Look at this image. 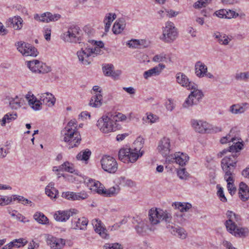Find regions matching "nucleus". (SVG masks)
Here are the masks:
<instances>
[{
	"label": "nucleus",
	"mask_w": 249,
	"mask_h": 249,
	"mask_svg": "<svg viewBox=\"0 0 249 249\" xmlns=\"http://www.w3.org/2000/svg\"><path fill=\"white\" fill-rule=\"evenodd\" d=\"M98 128L104 133H108L118 129L116 116L111 113L103 115L97 122Z\"/></svg>",
	"instance_id": "nucleus-1"
},
{
	"label": "nucleus",
	"mask_w": 249,
	"mask_h": 249,
	"mask_svg": "<svg viewBox=\"0 0 249 249\" xmlns=\"http://www.w3.org/2000/svg\"><path fill=\"white\" fill-rule=\"evenodd\" d=\"M226 215L228 220L225 222V224L227 231L235 236H243L245 233L244 230L237 227L235 224V222H238L240 220V216L231 211H228Z\"/></svg>",
	"instance_id": "nucleus-2"
},
{
	"label": "nucleus",
	"mask_w": 249,
	"mask_h": 249,
	"mask_svg": "<svg viewBox=\"0 0 249 249\" xmlns=\"http://www.w3.org/2000/svg\"><path fill=\"white\" fill-rule=\"evenodd\" d=\"M148 215L149 221L152 225H157L160 221H165L167 225L168 223H172V215L167 211L152 208L149 211Z\"/></svg>",
	"instance_id": "nucleus-3"
},
{
	"label": "nucleus",
	"mask_w": 249,
	"mask_h": 249,
	"mask_svg": "<svg viewBox=\"0 0 249 249\" xmlns=\"http://www.w3.org/2000/svg\"><path fill=\"white\" fill-rule=\"evenodd\" d=\"M62 134L63 140L67 143L69 149L77 147L80 143L81 137L77 130L69 129L68 130H63Z\"/></svg>",
	"instance_id": "nucleus-4"
},
{
	"label": "nucleus",
	"mask_w": 249,
	"mask_h": 249,
	"mask_svg": "<svg viewBox=\"0 0 249 249\" xmlns=\"http://www.w3.org/2000/svg\"><path fill=\"white\" fill-rule=\"evenodd\" d=\"M237 156L236 153L234 152L229 156L225 157L221 160V167L225 175H226L227 176L233 175V172L236 167L237 162L236 158Z\"/></svg>",
	"instance_id": "nucleus-5"
},
{
	"label": "nucleus",
	"mask_w": 249,
	"mask_h": 249,
	"mask_svg": "<svg viewBox=\"0 0 249 249\" xmlns=\"http://www.w3.org/2000/svg\"><path fill=\"white\" fill-rule=\"evenodd\" d=\"M90 183L93 185L95 188L92 190L96 191L98 194L102 195L106 197H111L116 196L120 191V188L119 185H116L115 186L110 187L108 189H105L104 187L101 185L99 181H95L93 180H89ZM92 190V189H91Z\"/></svg>",
	"instance_id": "nucleus-6"
},
{
	"label": "nucleus",
	"mask_w": 249,
	"mask_h": 249,
	"mask_svg": "<svg viewBox=\"0 0 249 249\" xmlns=\"http://www.w3.org/2000/svg\"><path fill=\"white\" fill-rule=\"evenodd\" d=\"M80 29L78 26H71L69 27L68 31L64 33L61 36V38L65 42L70 43H80Z\"/></svg>",
	"instance_id": "nucleus-7"
},
{
	"label": "nucleus",
	"mask_w": 249,
	"mask_h": 249,
	"mask_svg": "<svg viewBox=\"0 0 249 249\" xmlns=\"http://www.w3.org/2000/svg\"><path fill=\"white\" fill-rule=\"evenodd\" d=\"M178 36V32L174 24L168 21L162 28V34L160 39L165 42L173 41Z\"/></svg>",
	"instance_id": "nucleus-8"
},
{
	"label": "nucleus",
	"mask_w": 249,
	"mask_h": 249,
	"mask_svg": "<svg viewBox=\"0 0 249 249\" xmlns=\"http://www.w3.org/2000/svg\"><path fill=\"white\" fill-rule=\"evenodd\" d=\"M142 146L143 143L142 141L137 140L134 142L132 147L129 148L128 163H134L139 157L142 156L143 151H141V150Z\"/></svg>",
	"instance_id": "nucleus-9"
},
{
	"label": "nucleus",
	"mask_w": 249,
	"mask_h": 249,
	"mask_svg": "<svg viewBox=\"0 0 249 249\" xmlns=\"http://www.w3.org/2000/svg\"><path fill=\"white\" fill-rule=\"evenodd\" d=\"M102 168L109 173H114L118 169V164L115 159L111 156H104L101 160Z\"/></svg>",
	"instance_id": "nucleus-10"
},
{
	"label": "nucleus",
	"mask_w": 249,
	"mask_h": 249,
	"mask_svg": "<svg viewBox=\"0 0 249 249\" xmlns=\"http://www.w3.org/2000/svg\"><path fill=\"white\" fill-rule=\"evenodd\" d=\"M16 45L18 51L23 55L35 57L38 53L37 49L30 44L20 41L17 42Z\"/></svg>",
	"instance_id": "nucleus-11"
},
{
	"label": "nucleus",
	"mask_w": 249,
	"mask_h": 249,
	"mask_svg": "<svg viewBox=\"0 0 249 249\" xmlns=\"http://www.w3.org/2000/svg\"><path fill=\"white\" fill-rule=\"evenodd\" d=\"M203 96L202 92L196 89H193L182 105L184 108H189L197 104Z\"/></svg>",
	"instance_id": "nucleus-12"
},
{
	"label": "nucleus",
	"mask_w": 249,
	"mask_h": 249,
	"mask_svg": "<svg viewBox=\"0 0 249 249\" xmlns=\"http://www.w3.org/2000/svg\"><path fill=\"white\" fill-rule=\"evenodd\" d=\"M27 66L33 72L45 73L51 71V68L38 60H34L27 62Z\"/></svg>",
	"instance_id": "nucleus-13"
},
{
	"label": "nucleus",
	"mask_w": 249,
	"mask_h": 249,
	"mask_svg": "<svg viewBox=\"0 0 249 249\" xmlns=\"http://www.w3.org/2000/svg\"><path fill=\"white\" fill-rule=\"evenodd\" d=\"M191 123L195 131L200 133H210L212 129H214V128L206 121L193 119L191 120Z\"/></svg>",
	"instance_id": "nucleus-14"
},
{
	"label": "nucleus",
	"mask_w": 249,
	"mask_h": 249,
	"mask_svg": "<svg viewBox=\"0 0 249 249\" xmlns=\"http://www.w3.org/2000/svg\"><path fill=\"white\" fill-rule=\"evenodd\" d=\"M189 159V156L186 154L178 152L174 155H170L167 157L166 161L176 162L180 166H183L186 164Z\"/></svg>",
	"instance_id": "nucleus-15"
},
{
	"label": "nucleus",
	"mask_w": 249,
	"mask_h": 249,
	"mask_svg": "<svg viewBox=\"0 0 249 249\" xmlns=\"http://www.w3.org/2000/svg\"><path fill=\"white\" fill-rule=\"evenodd\" d=\"M78 213V211L75 209H71L67 211H59L55 213L54 218L57 221L64 222L69 219L70 216H72Z\"/></svg>",
	"instance_id": "nucleus-16"
},
{
	"label": "nucleus",
	"mask_w": 249,
	"mask_h": 249,
	"mask_svg": "<svg viewBox=\"0 0 249 249\" xmlns=\"http://www.w3.org/2000/svg\"><path fill=\"white\" fill-rule=\"evenodd\" d=\"M176 79L178 84L183 87H186L189 89H195L197 87L194 83L190 82L187 76L183 73H178L176 75Z\"/></svg>",
	"instance_id": "nucleus-17"
},
{
	"label": "nucleus",
	"mask_w": 249,
	"mask_h": 249,
	"mask_svg": "<svg viewBox=\"0 0 249 249\" xmlns=\"http://www.w3.org/2000/svg\"><path fill=\"white\" fill-rule=\"evenodd\" d=\"M61 18V15L58 14H52L50 12H46L41 14H36L34 16L35 19L43 21L49 22L50 21H55L58 20Z\"/></svg>",
	"instance_id": "nucleus-18"
},
{
	"label": "nucleus",
	"mask_w": 249,
	"mask_h": 249,
	"mask_svg": "<svg viewBox=\"0 0 249 249\" xmlns=\"http://www.w3.org/2000/svg\"><path fill=\"white\" fill-rule=\"evenodd\" d=\"M170 141L166 137L162 138L159 142L157 149L162 156H167L170 151Z\"/></svg>",
	"instance_id": "nucleus-19"
},
{
	"label": "nucleus",
	"mask_w": 249,
	"mask_h": 249,
	"mask_svg": "<svg viewBox=\"0 0 249 249\" xmlns=\"http://www.w3.org/2000/svg\"><path fill=\"white\" fill-rule=\"evenodd\" d=\"M92 224L94 228V230L96 233L104 239L109 238V234L107 233V230L102 225V222L98 219H95L92 220Z\"/></svg>",
	"instance_id": "nucleus-20"
},
{
	"label": "nucleus",
	"mask_w": 249,
	"mask_h": 249,
	"mask_svg": "<svg viewBox=\"0 0 249 249\" xmlns=\"http://www.w3.org/2000/svg\"><path fill=\"white\" fill-rule=\"evenodd\" d=\"M47 243L50 246L51 249H61L65 245V240L49 235L47 238Z\"/></svg>",
	"instance_id": "nucleus-21"
},
{
	"label": "nucleus",
	"mask_w": 249,
	"mask_h": 249,
	"mask_svg": "<svg viewBox=\"0 0 249 249\" xmlns=\"http://www.w3.org/2000/svg\"><path fill=\"white\" fill-rule=\"evenodd\" d=\"M77 55L79 60L85 65H89L91 63L90 53L89 48L85 49H81V50L77 52Z\"/></svg>",
	"instance_id": "nucleus-22"
},
{
	"label": "nucleus",
	"mask_w": 249,
	"mask_h": 249,
	"mask_svg": "<svg viewBox=\"0 0 249 249\" xmlns=\"http://www.w3.org/2000/svg\"><path fill=\"white\" fill-rule=\"evenodd\" d=\"M166 227L168 229L171 233L181 239H185L187 236V232L186 230L182 227L178 226L177 227L170 225V223H168Z\"/></svg>",
	"instance_id": "nucleus-23"
},
{
	"label": "nucleus",
	"mask_w": 249,
	"mask_h": 249,
	"mask_svg": "<svg viewBox=\"0 0 249 249\" xmlns=\"http://www.w3.org/2000/svg\"><path fill=\"white\" fill-rule=\"evenodd\" d=\"M7 99L9 101V106L13 109L19 108L25 104L24 99L17 95L14 97H8Z\"/></svg>",
	"instance_id": "nucleus-24"
},
{
	"label": "nucleus",
	"mask_w": 249,
	"mask_h": 249,
	"mask_svg": "<svg viewBox=\"0 0 249 249\" xmlns=\"http://www.w3.org/2000/svg\"><path fill=\"white\" fill-rule=\"evenodd\" d=\"M39 96V99L40 100L42 104H45L49 107H52L54 105L55 98L52 93L45 92L41 94Z\"/></svg>",
	"instance_id": "nucleus-25"
},
{
	"label": "nucleus",
	"mask_w": 249,
	"mask_h": 249,
	"mask_svg": "<svg viewBox=\"0 0 249 249\" xmlns=\"http://www.w3.org/2000/svg\"><path fill=\"white\" fill-rule=\"evenodd\" d=\"M164 65L159 64L158 66H156L147 71L143 73V77L145 79H147L148 78L152 76H157L160 74L162 70L165 68Z\"/></svg>",
	"instance_id": "nucleus-26"
},
{
	"label": "nucleus",
	"mask_w": 249,
	"mask_h": 249,
	"mask_svg": "<svg viewBox=\"0 0 249 249\" xmlns=\"http://www.w3.org/2000/svg\"><path fill=\"white\" fill-rule=\"evenodd\" d=\"M243 144L242 142L239 141L236 142V143L234 145H232L229 147V149H225L222 151L220 152L217 156L219 158H221L222 156L226 154L228 152H231L232 153L235 152L237 153L241 150L243 148Z\"/></svg>",
	"instance_id": "nucleus-27"
},
{
	"label": "nucleus",
	"mask_w": 249,
	"mask_h": 249,
	"mask_svg": "<svg viewBox=\"0 0 249 249\" xmlns=\"http://www.w3.org/2000/svg\"><path fill=\"white\" fill-rule=\"evenodd\" d=\"M88 223V220L85 217L74 218L72 219L71 224L73 229L84 230Z\"/></svg>",
	"instance_id": "nucleus-28"
},
{
	"label": "nucleus",
	"mask_w": 249,
	"mask_h": 249,
	"mask_svg": "<svg viewBox=\"0 0 249 249\" xmlns=\"http://www.w3.org/2000/svg\"><path fill=\"white\" fill-rule=\"evenodd\" d=\"M239 197L243 201H246L249 199V187L245 183L242 182L239 184Z\"/></svg>",
	"instance_id": "nucleus-29"
},
{
	"label": "nucleus",
	"mask_w": 249,
	"mask_h": 249,
	"mask_svg": "<svg viewBox=\"0 0 249 249\" xmlns=\"http://www.w3.org/2000/svg\"><path fill=\"white\" fill-rule=\"evenodd\" d=\"M195 73L199 78L205 77L207 72L208 68L204 63L198 61L195 64Z\"/></svg>",
	"instance_id": "nucleus-30"
},
{
	"label": "nucleus",
	"mask_w": 249,
	"mask_h": 249,
	"mask_svg": "<svg viewBox=\"0 0 249 249\" xmlns=\"http://www.w3.org/2000/svg\"><path fill=\"white\" fill-rule=\"evenodd\" d=\"M22 18L20 17L17 16L10 18L7 24L16 30H19L22 27Z\"/></svg>",
	"instance_id": "nucleus-31"
},
{
	"label": "nucleus",
	"mask_w": 249,
	"mask_h": 249,
	"mask_svg": "<svg viewBox=\"0 0 249 249\" xmlns=\"http://www.w3.org/2000/svg\"><path fill=\"white\" fill-rule=\"evenodd\" d=\"M247 105V103L232 105L230 107L229 111L233 114L243 113L246 110L247 107H245V106Z\"/></svg>",
	"instance_id": "nucleus-32"
},
{
	"label": "nucleus",
	"mask_w": 249,
	"mask_h": 249,
	"mask_svg": "<svg viewBox=\"0 0 249 249\" xmlns=\"http://www.w3.org/2000/svg\"><path fill=\"white\" fill-rule=\"evenodd\" d=\"M125 26V20L124 18L117 19L114 23L112 27V31L115 34L121 33L124 29Z\"/></svg>",
	"instance_id": "nucleus-33"
},
{
	"label": "nucleus",
	"mask_w": 249,
	"mask_h": 249,
	"mask_svg": "<svg viewBox=\"0 0 249 249\" xmlns=\"http://www.w3.org/2000/svg\"><path fill=\"white\" fill-rule=\"evenodd\" d=\"M103 96L101 93H96L91 98L89 105L94 107H99L102 104Z\"/></svg>",
	"instance_id": "nucleus-34"
},
{
	"label": "nucleus",
	"mask_w": 249,
	"mask_h": 249,
	"mask_svg": "<svg viewBox=\"0 0 249 249\" xmlns=\"http://www.w3.org/2000/svg\"><path fill=\"white\" fill-rule=\"evenodd\" d=\"M224 178L227 182V188L229 193L232 195L234 194L236 191V187H235L234 182L233 175H224Z\"/></svg>",
	"instance_id": "nucleus-35"
},
{
	"label": "nucleus",
	"mask_w": 249,
	"mask_h": 249,
	"mask_svg": "<svg viewBox=\"0 0 249 249\" xmlns=\"http://www.w3.org/2000/svg\"><path fill=\"white\" fill-rule=\"evenodd\" d=\"M116 18V15L114 13H107L104 20V23L105 24V30L107 32L110 28L112 21Z\"/></svg>",
	"instance_id": "nucleus-36"
},
{
	"label": "nucleus",
	"mask_w": 249,
	"mask_h": 249,
	"mask_svg": "<svg viewBox=\"0 0 249 249\" xmlns=\"http://www.w3.org/2000/svg\"><path fill=\"white\" fill-rule=\"evenodd\" d=\"M148 229V226L143 221L138 222V224L135 226V230L140 235H144L146 233Z\"/></svg>",
	"instance_id": "nucleus-37"
},
{
	"label": "nucleus",
	"mask_w": 249,
	"mask_h": 249,
	"mask_svg": "<svg viewBox=\"0 0 249 249\" xmlns=\"http://www.w3.org/2000/svg\"><path fill=\"white\" fill-rule=\"evenodd\" d=\"M117 183L124 187H132L136 185L135 182L132 180L121 177L118 178Z\"/></svg>",
	"instance_id": "nucleus-38"
},
{
	"label": "nucleus",
	"mask_w": 249,
	"mask_h": 249,
	"mask_svg": "<svg viewBox=\"0 0 249 249\" xmlns=\"http://www.w3.org/2000/svg\"><path fill=\"white\" fill-rule=\"evenodd\" d=\"M34 218L40 224L46 225L49 223L48 218L41 212L36 213L34 215Z\"/></svg>",
	"instance_id": "nucleus-39"
},
{
	"label": "nucleus",
	"mask_w": 249,
	"mask_h": 249,
	"mask_svg": "<svg viewBox=\"0 0 249 249\" xmlns=\"http://www.w3.org/2000/svg\"><path fill=\"white\" fill-rule=\"evenodd\" d=\"M213 36L217 39L219 43L224 45H228L231 40L226 35H222L219 32L215 33Z\"/></svg>",
	"instance_id": "nucleus-40"
},
{
	"label": "nucleus",
	"mask_w": 249,
	"mask_h": 249,
	"mask_svg": "<svg viewBox=\"0 0 249 249\" xmlns=\"http://www.w3.org/2000/svg\"><path fill=\"white\" fill-rule=\"evenodd\" d=\"M176 209H178L180 212H187L192 208V205L189 203L175 202L172 204Z\"/></svg>",
	"instance_id": "nucleus-41"
},
{
	"label": "nucleus",
	"mask_w": 249,
	"mask_h": 249,
	"mask_svg": "<svg viewBox=\"0 0 249 249\" xmlns=\"http://www.w3.org/2000/svg\"><path fill=\"white\" fill-rule=\"evenodd\" d=\"M129 149L122 148L120 150L118 153L119 159L124 163H128V156Z\"/></svg>",
	"instance_id": "nucleus-42"
},
{
	"label": "nucleus",
	"mask_w": 249,
	"mask_h": 249,
	"mask_svg": "<svg viewBox=\"0 0 249 249\" xmlns=\"http://www.w3.org/2000/svg\"><path fill=\"white\" fill-rule=\"evenodd\" d=\"M17 117V115L16 113L15 114H11V113H7L4 115L2 119L0 120V124L2 126H4L6 124V123H10L12 121L15 120Z\"/></svg>",
	"instance_id": "nucleus-43"
},
{
	"label": "nucleus",
	"mask_w": 249,
	"mask_h": 249,
	"mask_svg": "<svg viewBox=\"0 0 249 249\" xmlns=\"http://www.w3.org/2000/svg\"><path fill=\"white\" fill-rule=\"evenodd\" d=\"M91 154V151L89 149H87L79 153L76 156V159L77 160L87 161Z\"/></svg>",
	"instance_id": "nucleus-44"
},
{
	"label": "nucleus",
	"mask_w": 249,
	"mask_h": 249,
	"mask_svg": "<svg viewBox=\"0 0 249 249\" xmlns=\"http://www.w3.org/2000/svg\"><path fill=\"white\" fill-rule=\"evenodd\" d=\"M59 170H64L71 173H73L74 172L73 165L68 161L65 162L59 166Z\"/></svg>",
	"instance_id": "nucleus-45"
},
{
	"label": "nucleus",
	"mask_w": 249,
	"mask_h": 249,
	"mask_svg": "<svg viewBox=\"0 0 249 249\" xmlns=\"http://www.w3.org/2000/svg\"><path fill=\"white\" fill-rule=\"evenodd\" d=\"M62 197L71 201L77 200V199L76 193L72 192H63L62 194Z\"/></svg>",
	"instance_id": "nucleus-46"
},
{
	"label": "nucleus",
	"mask_w": 249,
	"mask_h": 249,
	"mask_svg": "<svg viewBox=\"0 0 249 249\" xmlns=\"http://www.w3.org/2000/svg\"><path fill=\"white\" fill-rule=\"evenodd\" d=\"M235 78L237 80H246L249 78V73L248 72L237 73Z\"/></svg>",
	"instance_id": "nucleus-47"
},
{
	"label": "nucleus",
	"mask_w": 249,
	"mask_h": 249,
	"mask_svg": "<svg viewBox=\"0 0 249 249\" xmlns=\"http://www.w3.org/2000/svg\"><path fill=\"white\" fill-rule=\"evenodd\" d=\"M217 188L218 189L217 195L220 200L222 202H226L227 199L224 194L223 188L219 185H217Z\"/></svg>",
	"instance_id": "nucleus-48"
},
{
	"label": "nucleus",
	"mask_w": 249,
	"mask_h": 249,
	"mask_svg": "<svg viewBox=\"0 0 249 249\" xmlns=\"http://www.w3.org/2000/svg\"><path fill=\"white\" fill-rule=\"evenodd\" d=\"M113 70L112 65L107 64L103 67V71L106 76H110Z\"/></svg>",
	"instance_id": "nucleus-49"
},
{
	"label": "nucleus",
	"mask_w": 249,
	"mask_h": 249,
	"mask_svg": "<svg viewBox=\"0 0 249 249\" xmlns=\"http://www.w3.org/2000/svg\"><path fill=\"white\" fill-rule=\"evenodd\" d=\"M166 55L164 53L156 55L153 58V61L157 62H166Z\"/></svg>",
	"instance_id": "nucleus-50"
},
{
	"label": "nucleus",
	"mask_w": 249,
	"mask_h": 249,
	"mask_svg": "<svg viewBox=\"0 0 249 249\" xmlns=\"http://www.w3.org/2000/svg\"><path fill=\"white\" fill-rule=\"evenodd\" d=\"M69 129L77 130L76 121L75 119L71 120L63 130H68Z\"/></svg>",
	"instance_id": "nucleus-51"
},
{
	"label": "nucleus",
	"mask_w": 249,
	"mask_h": 249,
	"mask_svg": "<svg viewBox=\"0 0 249 249\" xmlns=\"http://www.w3.org/2000/svg\"><path fill=\"white\" fill-rule=\"evenodd\" d=\"M12 201V197H6L0 196V205H6Z\"/></svg>",
	"instance_id": "nucleus-52"
},
{
	"label": "nucleus",
	"mask_w": 249,
	"mask_h": 249,
	"mask_svg": "<svg viewBox=\"0 0 249 249\" xmlns=\"http://www.w3.org/2000/svg\"><path fill=\"white\" fill-rule=\"evenodd\" d=\"M188 175V172L184 168L181 169L178 171V176L181 179H187Z\"/></svg>",
	"instance_id": "nucleus-53"
},
{
	"label": "nucleus",
	"mask_w": 249,
	"mask_h": 249,
	"mask_svg": "<svg viewBox=\"0 0 249 249\" xmlns=\"http://www.w3.org/2000/svg\"><path fill=\"white\" fill-rule=\"evenodd\" d=\"M235 141H236V139L235 138H231V136L228 135L221 138L220 140V142L223 144L226 143L227 142H232L233 144H235L236 143L235 142Z\"/></svg>",
	"instance_id": "nucleus-54"
},
{
	"label": "nucleus",
	"mask_w": 249,
	"mask_h": 249,
	"mask_svg": "<svg viewBox=\"0 0 249 249\" xmlns=\"http://www.w3.org/2000/svg\"><path fill=\"white\" fill-rule=\"evenodd\" d=\"M104 249H123L121 245L118 243L106 244L104 246Z\"/></svg>",
	"instance_id": "nucleus-55"
},
{
	"label": "nucleus",
	"mask_w": 249,
	"mask_h": 249,
	"mask_svg": "<svg viewBox=\"0 0 249 249\" xmlns=\"http://www.w3.org/2000/svg\"><path fill=\"white\" fill-rule=\"evenodd\" d=\"M13 242L15 245V247L17 248H19L20 247L24 246L27 243V241H25V240L23 238L15 239L13 240Z\"/></svg>",
	"instance_id": "nucleus-56"
},
{
	"label": "nucleus",
	"mask_w": 249,
	"mask_h": 249,
	"mask_svg": "<svg viewBox=\"0 0 249 249\" xmlns=\"http://www.w3.org/2000/svg\"><path fill=\"white\" fill-rule=\"evenodd\" d=\"M238 16V14L232 10H225V18H235Z\"/></svg>",
	"instance_id": "nucleus-57"
},
{
	"label": "nucleus",
	"mask_w": 249,
	"mask_h": 249,
	"mask_svg": "<svg viewBox=\"0 0 249 249\" xmlns=\"http://www.w3.org/2000/svg\"><path fill=\"white\" fill-rule=\"evenodd\" d=\"M127 44L130 48H136L140 45V41L139 40L133 39L129 41Z\"/></svg>",
	"instance_id": "nucleus-58"
},
{
	"label": "nucleus",
	"mask_w": 249,
	"mask_h": 249,
	"mask_svg": "<svg viewBox=\"0 0 249 249\" xmlns=\"http://www.w3.org/2000/svg\"><path fill=\"white\" fill-rule=\"evenodd\" d=\"M88 194L85 191H81L79 193H76L77 200H84L88 198Z\"/></svg>",
	"instance_id": "nucleus-59"
},
{
	"label": "nucleus",
	"mask_w": 249,
	"mask_h": 249,
	"mask_svg": "<svg viewBox=\"0 0 249 249\" xmlns=\"http://www.w3.org/2000/svg\"><path fill=\"white\" fill-rule=\"evenodd\" d=\"M158 119V117L156 115H154L152 113L148 114L146 117V119L148 120V122L150 123L156 122Z\"/></svg>",
	"instance_id": "nucleus-60"
},
{
	"label": "nucleus",
	"mask_w": 249,
	"mask_h": 249,
	"mask_svg": "<svg viewBox=\"0 0 249 249\" xmlns=\"http://www.w3.org/2000/svg\"><path fill=\"white\" fill-rule=\"evenodd\" d=\"M49 192V195L48 193V192H45L46 194L51 198H55L57 197V195L58 194V191L56 189H55V191L50 189V191L48 190Z\"/></svg>",
	"instance_id": "nucleus-61"
},
{
	"label": "nucleus",
	"mask_w": 249,
	"mask_h": 249,
	"mask_svg": "<svg viewBox=\"0 0 249 249\" xmlns=\"http://www.w3.org/2000/svg\"><path fill=\"white\" fill-rule=\"evenodd\" d=\"M213 15L219 18H225V10L220 9L216 11L214 13Z\"/></svg>",
	"instance_id": "nucleus-62"
},
{
	"label": "nucleus",
	"mask_w": 249,
	"mask_h": 249,
	"mask_svg": "<svg viewBox=\"0 0 249 249\" xmlns=\"http://www.w3.org/2000/svg\"><path fill=\"white\" fill-rule=\"evenodd\" d=\"M101 50L100 47H95L94 48H89V52L90 53V55L91 54H99L101 53Z\"/></svg>",
	"instance_id": "nucleus-63"
},
{
	"label": "nucleus",
	"mask_w": 249,
	"mask_h": 249,
	"mask_svg": "<svg viewBox=\"0 0 249 249\" xmlns=\"http://www.w3.org/2000/svg\"><path fill=\"white\" fill-rule=\"evenodd\" d=\"M206 4H205L204 2L203 1H202L201 0H198L196 2H195L194 4V7L195 8H200L203 7H205Z\"/></svg>",
	"instance_id": "nucleus-64"
}]
</instances>
